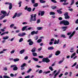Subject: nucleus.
<instances>
[{
	"mask_svg": "<svg viewBox=\"0 0 78 78\" xmlns=\"http://www.w3.org/2000/svg\"><path fill=\"white\" fill-rule=\"evenodd\" d=\"M19 61V59L18 58H16L13 59L14 62H17V61Z\"/></svg>",
	"mask_w": 78,
	"mask_h": 78,
	"instance_id": "obj_24",
	"label": "nucleus"
},
{
	"mask_svg": "<svg viewBox=\"0 0 78 78\" xmlns=\"http://www.w3.org/2000/svg\"><path fill=\"white\" fill-rule=\"evenodd\" d=\"M27 27H28V26H27L23 27L22 28V31H25V29H26Z\"/></svg>",
	"mask_w": 78,
	"mask_h": 78,
	"instance_id": "obj_14",
	"label": "nucleus"
},
{
	"mask_svg": "<svg viewBox=\"0 0 78 78\" xmlns=\"http://www.w3.org/2000/svg\"><path fill=\"white\" fill-rule=\"evenodd\" d=\"M43 72V71H42V70L41 69L39 71L38 73H42Z\"/></svg>",
	"mask_w": 78,
	"mask_h": 78,
	"instance_id": "obj_53",
	"label": "nucleus"
},
{
	"mask_svg": "<svg viewBox=\"0 0 78 78\" xmlns=\"http://www.w3.org/2000/svg\"><path fill=\"white\" fill-rule=\"evenodd\" d=\"M77 63L76 62H75V63L73 64V65L72 66V67H74V66H75L76 65Z\"/></svg>",
	"mask_w": 78,
	"mask_h": 78,
	"instance_id": "obj_49",
	"label": "nucleus"
},
{
	"mask_svg": "<svg viewBox=\"0 0 78 78\" xmlns=\"http://www.w3.org/2000/svg\"><path fill=\"white\" fill-rule=\"evenodd\" d=\"M50 61V59H48V57H47L46 61V62L47 63H48V62H49Z\"/></svg>",
	"mask_w": 78,
	"mask_h": 78,
	"instance_id": "obj_16",
	"label": "nucleus"
},
{
	"mask_svg": "<svg viewBox=\"0 0 78 78\" xmlns=\"http://www.w3.org/2000/svg\"><path fill=\"white\" fill-rule=\"evenodd\" d=\"M57 8V6H51V8H52L53 9H55Z\"/></svg>",
	"mask_w": 78,
	"mask_h": 78,
	"instance_id": "obj_30",
	"label": "nucleus"
},
{
	"mask_svg": "<svg viewBox=\"0 0 78 78\" xmlns=\"http://www.w3.org/2000/svg\"><path fill=\"white\" fill-rule=\"evenodd\" d=\"M49 14L50 15H55V13L53 12H50Z\"/></svg>",
	"mask_w": 78,
	"mask_h": 78,
	"instance_id": "obj_26",
	"label": "nucleus"
},
{
	"mask_svg": "<svg viewBox=\"0 0 78 78\" xmlns=\"http://www.w3.org/2000/svg\"><path fill=\"white\" fill-rule=\"evenodd\" d=\"M58 14H62V12L61 11L59 10H57V11Z\"/></svg>",
	"mask_w": 78,
	"mask_h": 78,
	"instance_id": "obj_18",
	"label": "nucleus"
},
{
	"mask_svg": "<svg viewBox=\"0 0 78 78\" xmlns=\"http://www.w3.org/2000/svg\"><path fill=\"white\" fill-rule=\"evenodd\" d=\"M14 76V75L12 74V73H11L10 74V76L11 77H13V76Z\"/></svg>",
	"mask_w": 78,
	"mask_h": 78,
	"instance_id": "obj_63",
	"label": "nucleus"
},
{
	"mask_svg": "<svg viewBox=\"0 0 78 78\" xmlns=\"http://www.w3.org/2000/svg\"><path fill=\"white\" fill-rule=\"evenodd\" d=\"M33 6H34V7H37V6H38V3H34L33 5Z\"/></svg>",
	"mask_w": 78,
	"mask_h": 78,
	"instance_id": "obj_22",
	"label": "nucleus"
},
{
	"mask_svg": "<svg viewBox=\"0 0 78 78\" xmlns=\"http://www.w3.org/2000/svg\"><path fill=\"white\" fill-rule=\"evenodd\" d=\"M65 18L66 19H70V16H69V15H67V16H65Z\"/></svg>",
	"mask_w": 78,
	"mask_h": 78,
	"instance_id": "obj_34",
	"label": "nucleus"
},
{
	"mask_svg": "<svg viewBox=\"0 0 78 78\" xmlns=\"http://www.w3.org/2000/svg\"><path fill=\"white\" fill-rule=\"evenodd\" d=\"M58 19L59 20H62V18L61 17H60L58 18Z\"/></svg>",
	"mask_w": 78,
	"mask_h": 78,
	"instance_id": "obj_58",
	"label": "nucleus"
},
{
	"mask_svg": "<svg viewBox=\"0 0 78 78\" xmlns=\"http://www.w3.org/2000/svg\"><path fill=\"white\" fill-rule=\"evenodd\" d=\"M1 13L0 14L1 16L2 15V14H3L1 17H0V20H2V19H3L5 17L6 14H7V13H6V12L4 11H2L1 12Z\"/></svg>",
	"mask_w": 78,
	"mask_h": 78,
	"instance_id": "obj_2",
	"label": "nucleus"
},
{
	"mask_svg": "<svg viewBox=\"0 0 78 78\" xmlns=\"http://www.w3.org/2000/svg\"><path fill=\"white\" fill-rule=\"evenodd\" d=\"M27 42H29V45H32L34 44L33 41H32V40L31 39H29L27 41Z\"/></svg>",
	"mask_w": 78,
	"mask_h": 78,
	"instance_id": "obj_4",
	"label": "nucleus"
},
{
	"mask_svg": "<svg viewBox=\"0 0 78 78\" xmlns=\"http://www.w3.org/2000/svg\"><path fill=\"white\" fill-rule=\"evenodd\" d=\"M31 70H32V69H29L27 71V73H30V72H31Z\"/></svg>",
	"mask_w": 78,
	"mask_h": 78,
	"instance_id": "obj_43",
	"label": "nucleus"
},
{
	"mask_svg": "<svg viewBox=\"0 0 78 78\" xmlns=\"http://www.w3.org/2000/svg\"><path fill=\"white\" fill-rule=\"evenodd\" d=\"M17 13L16 12L15 13L14 16H13L12 18L14 19V18H15L16 17V16H17Z\"/></svg>",
	"mask_w": 78,
	"mask_h": 78,
	"instance_id": "obj_29",
	"label": "nucleus"
},
{
	"mask_svg": "<svg viewBox=\"0 0 78 78\" xmlns=\"http://www.w3.org/2000/svg\"><path fill=\"white\" fill-rule=\"evenodd\" d=\"M48 50H53V49H54V48L53 46L49 47L48 48Z\"/></svg>",
	"mask_w": 78,
	"mask_h": 78,
	"instance_id": "obj_13",
	"label": "nucleus"
},
{
	"mask_svg": "<svg viewBox=\"0 0 78 78\" xmlns=\"http://www.w3.org/2000/svg\"><path fill=\"white\" fill-rule=\"evenodd\" d=\"M51 1L52 2L54 3H57V2L55 0H51Z\"/></svg>",
	"mask_w": 78,
	"mask_h": 78,
	"instance_id": "obj_39",
	"label": "nucleus"
},
{
	"mask_svg": "<svg viewBox=\"0 0 78 78\" xmlns=\"http://www.w3.org/2000/svg\"><path fill=\"white\" fill-rule=\"evenodd\" d=\"M37 30H41L43 29V27H38L37 28Z\"/></svg>",
	"mask_w": 78,
	"mask_h": 78,
	"instance_id": "obj_12",
	"label": "nucleus"
},
{
	"mask_svg": "<svg viewBox=\"0 0 78 78\" xmlns=\"http://www.w3.org/2000/svg\"><path fill=\"white\" fill-rule=\"evenodd\" d=\"M33 59L35 61H39V59L37 58H33Z\"/></svg>",
	"mask_w": 78,
	"mask_h": 78,
	"instance_id": "obj_19",
	"label": "nucleus"
},
{
	"mask_svg": "<svg viewBox=\"0 0 78 78\" xmlns=\"http://www.w3.org/2000/svg\"><path fill=\"white\" fill-rule=\"evenodd\" d=\"M30 16L31 17L30 20V22H31L32 21H36V18H34V19H33V15H30Z\"/></svg>",
	"mask_w": 78,
	"mask_h": 78,
	"instance_id": "obj_3",
	"label": "nucleus"
},
{
	"mask_svg": "<svg viewBox=\"0 0 78 78\" xmlns=\"http://www.w3.org/2000/svg\"><path fill=\"white\" fill-rule=\"evenodd\" d=\"M46 59H47V58H43L42 59V62H46Z\"/></svg>",
	"mask_w": 78,
	"mask_h": 78,
	"instance_id": "obj_15",
	"label": "nucleus"
},
{
	"mask_svg": "<svg viewBox=\"0 0 78 78\" xmlns=\"http://www.w3.org/2000/svg\"><path fill=\"white\" fill-rule=\"evenodd\" d=\"M74 3H75V1L74 0H72L71 2V3L70 4V6H72V5L74 4Z\"/></svg>",
	"mask_w": 78,
	"mask_h": 78,
	"instance_id": "obj_36",
	"label": "nucleus"
},
{
	"mask_svg": "<svg viewBox=\"0 0 78 78\" xmlns=\"http://www.w3.org/2000/svg\"><path fill=\"white\" fill-rule=\"evenodd\" d=\"M35 31H33L31 32V35H34V34H35Z\"/></svg>",
	"mask_w": 78,
	"mask_h": 78,
	"instance_id": "obj_41",
	"label": "nucleus"
},
{
	"mask_svg": "<svg viewBox=\"0 0 78 78\" xmlns=\"http://www.w3.org/2000/svg\"><path fill=\"white\" fill-rule=\"evenodd\" d=\"M39 12H41V16H44V14H45V12L44 11L41 12V11H39Z\"/></svg>",
	"mask_w": 78,
	"mask_h": 78,
	"instance_id": "obj_10",
	"label": "nucleus"
},
{
	"mask_svg": "<svg viewBox=\"0 0 78 78\" xmlns=\"http://www.w3.org/2000/svg\"><path fill=\"white\" fill-rule=\"evenodd\" d=\"M33 56H37V53H33Z\"/></svg>",
	"mask_w": 78,
	"mask_h": 78,
	"instance_id": "obj_44",
	"label": "nucleus"
},
{
	"mask_svg": "<svg viewBox=\"0 0 78 78\" xmlns=\"http://www.w3.org/2000/svg\"><path fill=\"white\" fill-rule=\"evenodd\" d=\"M22 1H20L18 3V5H19V7H21V4H22Z\"/></svg>",
	"mask_w": 78,
	"mask_h": 78,
	"instance_id": "obj_37",
	"label": "nucleus"
},
{
	"mask_svg": "<svg viewBox=\"0 0 78 78\" xmlns=\"http://www.w3.org/2000/svg\"><path fill=\"white\" fill-rule=\"evenodd\" d=\"M42 39H39L37 41V42H38V43H40L42 42Z\"/></svg>",
	"mask_w": 78,
	"mask_h": 78,
	"instance_id": "obj_31",
	"label": "nucleus"
},
{
	"mask_svg": "<svg viewBox=\"0 0 78 78\" xmlns=\"http://www.w3.org/2000/svg\"><path fill=\"white\" fill-rule=\"evenodd\" d=\"M60 72V70H59L57 73L54 76L53 78H56V76H57V75H58V74Z\"/></svg>",
	"mask_w": 78,
	"mask_h": 78,
	"instance_id": "obj_6",
	"label": "nucleus"
},
{
	"mask_svg": "<svg viewBox=\"0 0 78 78\" xmlns=\"http://www.w3.org/2000/svg\"><path fill=\"white\" fill-rule=\"evenodd\" d=\"M17 69H18V68L16 66H15L13 69V70L14 71L17 70Z\"/></svg>",
	"mask_w": 78,
	"mask_h": 78,
	"instance_id": "obj_23",
	"label": "nucleus"
},
{
	"mask_svg": "<svg viewBox=\"0 0 78 78\" xmlns=\"http://www.w3.org/2000/svg\"><path fill=\"white\" fill-rule=\"evenodd\" d=\"M26 66V63H24L21 66V67H23Z\"/></svg>",
	"mask_w": 78,
	"mask_h": 78,
	"instance_id": "obj_33",
	"label": "nucleus"
},
{
	"mask_svg": "<svg viewBox=\"0 0 78 78\" xmlns=\"http://www.w3.org/2000/svg\"><path fill=\"white\" fill-rule=\"evenodd\" d=\"M62 75H63V74L62 73H61V74H60L59 76H58V77H62Z\"/></svg>",
	"mask_w": 78,
	"mask_h": 78,
	"instance_id": "obj_59",
	"label": "nucleus"
},
{
	"mask_svg": "<svg viewBox=\"0 0 78 78\" xmlns=\"http://www.w3.org/2000/svg\"><path fill=\"white\" fill-rule=\"evenodd\" d=\"M71 34H72L71 32H69L67 34V35H68V36H70V35Z\"/></svg>",
	"mask_w": 78,
	"mask_h": 78,
	"instance_id": "obj_57",
	"label": "nucleus"
},
{
	"mask_svg": "<svg viewBox=\"0 0 78 78\" xmlns=\"http://www.w3.org/2000/svg\"><path fill=\"white\" fill-rule=\"evenodd\" d=\"M16 66V65H11V66H10V67L11 68H12V67H14Z\"/></svg>",
	"mask_w": 78,
	"mask_h": 78,
	"instance_id": "obj_52",
	"label": "nucleus"
},
{
	"mask_svg": "<svg viewBox=\"0 0 78 78\" xmlns=\"http://www.w3.org/2000/svg\"><path fill=\"white\" fill-rule=\"evenodd\" d=\"M68 4H69L68 3H66V2H64L62 4L63 5H68Z\"/></svg>",
	"mask_w": 78,
	"mask_h": 78,
	"instance_id": "obj_55",
	"label": "nucleus"
},
{
	"mask_svg": "<svg viewBox=\"0 0 78 78\" xmlns=\"http://www.w3.org/2000/svg\"><path fill=\"white\" fill-rule=\"evenodd\" d=\"M49 69H50L51 71H53V68L51 66H49Z\"/></svg>",
	"mask_w": 78,
	"mask_h": 78,
	"instance_id": "obj_42",
	"label": "nucleus"
},
{
	"mask_svg": "<svg viewBox=\"0 0 78 78\" xmlns=\"http://www.w3.org/2000/svg\"><path fill=\"white\" fill-rule=\"evenodd\" d=\"M76 23L77 24H78V19L76 20L75 21Z\"/></svg>",
	"mask_w": 78,
	"mask_h": 78,
	"instance_id": "obj_64",
	"label": "nucleus"
},
{
	"mask_svg": "<svg viewBox=\"0 0 78 78\" xmlns=\"http://www.w3.org/2000/svg\"><path fill=\"white\" fill-rule=\"evenodd\" d=\"M32 52H35L36 51V48L34 47L31 50Z\"/></svg>",
	"mask_w": 78,
	"mask_h": 78,
	"instance_id": "obj_20",
	"label": "nucleus"
},
{
	"mask_svg": "<svg viewBox=\"0 0 78 78\" xmlns=\"http://www.w3.org/2000/svg\"><path fill=\"white\" fill-rule=\"evenodd\" d=\"M35 40H37L38 39V36H36L35 37H34Z\"/></svg>",
	"mask_w": 78,
	"mask_h": 78,
	"instance_id": "obj_60",
	"label": "nucleus"
},
{
	"mask_svg": "<svg viewBox=\"0 0 78 78\" xmlns=\"http://www.w3.org/2000/svg\"><path fill=\"white\" fill-rule=\"evenodd\" d=\"M50 73V71H48L46 72V71L44 72H43L44 74V73H45V74H47V73Z\"/></svg>",
	"mask_w": 78,
	"mask_h": 78,
	"instance_id": "obj_32",
	"label": "nucleus"
},
{
	"mask_svg": "<svg viewBox=\"0 0 78 78\" xmlns=\"http://www.w3.org/2000/svg\"><path fill=\"white\" fill-rule=\"evenodd\" d=\"M64 58H63V60L60 61L58 62V64H61V63H62V62H63V61H64Z\"/></svg>",
	"mask_w": 78,
	"mask_h": 78,
	"instance_id": "obj_38",
	"label": "nucleus"
},
{
	"mask_svg": "<svg viewBox=\"0 0 78 78\" xmlns=\"http://www.w3.org/2000/svg\"><path fill=\"white\" fill-rule=\"evenodd\" d=\"M38 58H44V56L39 55L38 56Z\"/></svg>",
	"mask_w": 78,
	"mask_h": 78,
	"instance_id": "obj_50",
	"label": "nucleus"
},
{
	"mask_svg": "<svg viewBox=\"0 0 78 78\" xmlns=\"http://www.w3.org/2000/svg\"><path fill=\"white\" fill-rule=\"evenodd\" d=\"M67 28V26L63 27H62V29H64L63 30V31H65Z\"/></svg>",
	"mask_w": 78,
	"mask_h": 78,
	"instance_id": "obj_9",
	"label": "nucleus"
},
{
	"mask_svg": "<svg viewBox=\"0 0 78 78\" xmlns=\"http://www.w3.org/2000/svg\"><path fill=\"white\" fill-rule=\"evenodd\" d=\"M40 2L41 3H45V1H43V0H40Z\"/></svg>",
	"mask_w": 78,
	"mask_h": 78,
	"instance_id": "obj_28",
	"label": "nucleus"
},
{
	"mask_svg": "<svg viewBox=\"0 0 78 78\" xmlns=\"http://www.w3.org/2000/svg\"><path fill=\"white\" fill-rule=\"evenodd\" d=\"M23 41V39L22 38H21L19 40V42H21L22 41Z\"/></svg>",
	"mask_w": 78,
	"mask_h": 78,
	"instance_id": "obj_45",
	"label": "nucleus"
},
{
	"mask_svg": "<svg viewBox=\"0 0 78 78\" xmlns=\"http://www.w3.org/2000/svg\"><path fill=\"white\" fill-rule=\"evenodd\" d=\"M60 53H61V52H60L59 51H57L55 52V55L58 56V55H59Z\"/></svg>",
	"mask_w": 78,
	"mask_h": 78,
	"instance_id": "obj_8",
	"label": "nucleus"
},
{
	"mask_svg": "<svg viewBox=\"0 0 78 78\" xmlns=\"http://www.w3.org/2000/svg\"><path fill=\"white\" fill-rule=\"evenodd\" d=\"M22 15V13H20L17 14L16 16L17 17H20L21 15Z\"/></svg>",
	"mask_w": 78,
	"mask_h": 78,
	"instance_id": "obj_21",
	"label": "nucleus"
},
{
	"mask_svg": "<svg viewBox=\"0 0 78 78\" xmlns=\"http://www.w3.org/2000/svg\"><path fill=\"white\" fill-rule=\"evenodd\" d=\"M69 22L67 20H63L60 21V25H62L63 24L65 26H67L69 25Z\"/></svg>",
	"mask_w": 78,
	"mask_h": 78,
	"instance_id": "obj_1",
	"label": "nucleus"
},
{
	"mask_svg": "<svg viewBox=\"0 0 78 78\" xmlns=\"http://www.w3.org/2000/svg\"><path fill=\"white\" fill-rule=\"evenodd\" d=\"M49 7V5H46L43 6V8H47V7Z\"/></svg>",
	"mask_w": 78,
	"mask_h": 78,
	"instance_id": "obj_48",
	"label": "nucleus"
},
{
	"mask_svg": "<svg viewBox=\"0 0 78 78\" xmlns=\"http://www.w3.org/2000/svg\"><path fill=\"white\" fill-rule=\"evenodd\" d=\"M30 76L29 75H28L27 76H25V78H30Z\"/></svg>",
	"mask_w": 78,
	"mask_h": 78,
	"instance_id": "obj_62",
	"label": "nucleus"
},
{
	"mask_svg": "<svg viewBox=\"0 0 78 78\" xmlns=\"http://www.w3.org/2000/svg\"><path fill=\"white\" fill-rule=\"evenodd\" d=\"M24 51H25V50L24 49L21 50L20 51V54H22V53H24Z\"/></svg>",
	"mask_w": 78,
	"mask_h": 78,
	"instance_id": "obj_27",
	"label": "nucleus"
},
{
	"mask_svg": "<svg viewBox=\"0 0 78 78\" xmlns=\"http://www.w3.org/2000/svg\"><path fill=\"white\" fill-rule=\"evenodd\" d=\"M27 11L29 12H31V7H29L27 8Z\"/></svg>",
	"mask_w": 78,
	"mask_h": 78,
	"instance_id": "obj_25",
	"label": "nucleus"
},
{
	"mask_svg": "<svg viewBox=\"0 0 78 78\" xmlns=\"http://www.w3.org/2000/svg\"><path fill=\"white\" fill-rule=\"evenodd\" d=\"M39 33V30H37L36 32L35 31V34H37Z\"/></svg>",
	"mask_w": 78,
	"mask_h": 78,
	"instance_id": "obj_61",
	"label": "nucleus"
},
{
	"mask_svg": "<svg viewBox=\"0 0 78 78\" xmlns=\"http://www.w3.org/2000/svg\"><path fill=\"white\" fill-rule=\"evenodd\" d=\"M59 43V40L58 39V41L57 40H55V41L54 43V44H58Z\"/></svg>",
	"mask_w": 78,
	"mask_h": 78,
	"instance_id": "obj_7",
	"label": "nucleus"
},
{
	"mask_svg": "<svg viewBox=\"0 0 78 78\" xmlns=\"http://www.w3.org/2000/svg\"><path fill=\"white\" fill-rule=\"evenodd\" d=\"M9 38V37H3V39L4 40H6V39H8Z\"/></svg>",
	"mask_w": 78,
	"mask_h": 78,
	"instance_id": "obj_35",
	"label": "nucleus"
},
{
	"mask_svg": "<svg viewBox=\"0 0 78 78\" xmlns=\"http://www.w3.org/2000/svg\"><path fill=\"white\" fill-rule=\"evenodd\" d=\"M31 1L32 4H34L35 3V0H31Z\"/></svg>",
	"mask_w": 78,
	"mask_h": 78,
	"instance_id": "obj_46",
	"label": "nucleus"
},
{
	"mask_svg": "<svg viewBox=\"0 0 78 78\" xmlns=\"http://www.w3.org/2000/svg\"><path fill=\"white\" fill-rule=\"evenodd\" d=\"M26 35V34L25 33H22V36H25Z\"/></svg>",
	"mask_w": 78,
	"mask_h": 78,
	"instance_id": "obj_54",
	"label": "nucleus"
},
{
	"mask_svg": "<svg viewBox=\"0 0 78 78\" xmlns=\"http://www.w3.org/2000/svg\"><path fill=\"white\" fill-rule=\"evenodd\" d=\"M75 31H73L72 34H71L70 35L69 37V39H71V38L72 37L74 34H75Z\"/></svg>",
	"mask_w": 78,
	"mask_h": 78,
	"instance_id": "obj_5",
	"label": "nucleus"
},
{
	"mask_svg": "<svg viewBox=\"0 0 78 78\" xmlns=\"http://www.w3.org/2000/svg\"><path fill=\"white\" fill-rule=\"evenodd\" d=\"M41 22V20L40 19H38L37 20V23H39Z\"/></svg>",
	"mask_w": 78,
	"mask_h": 78,
	"instance_id": "obj_47",
	"label": "nucleus"
},
{
	"mask_svg": "<svg viewBox=\"0 0 78 78\" xmlns=\"http://www.w3.org/2000/svg\"><path fill=\"white\" fill-rule=\"evenodd\" d=\"M76 55V53L74 52L71 56V58H73V57L75 56Z\"/></svg>",
	"mask_w": 78,
	"mask_h": 78,
	"instance_id": "obj_17",
	"label": "nucleus"
},
{
	"mask_svg": "<svg viewBox=\"0 0 78 78\" xmlns=\"http://www.w3.org/2000/svg\"><path fill=\"white\" fill-rule=\"evenodd\" d=\"M64 16H68V13L67 12H66L64 14Z\"/></svg>",
	"mask_w": 78,
	"mask_h": 78,
	"instance_id": "obj_51",
	"label": "nucleus"
},
{
	"mask_svg": "<svg viewBox=\"0 0 78 78\" xmlns=\"http://www.w3.org/2000/svg\"><path fill=\"white\" fill-rule=\"evenodd\" d=\"M61 37H63V38H66V37L65 35L62 34L61 35Z\"/></svg>",
	"mask_w": 78,
	"mask_h": 78,
	"instance_id": "obj_40",
	"label": "nucleus"
},
{
	"mask_svg": "<svg viewBox=\"0 0 78 78\" xmlns=\"http://www.w3.org/2000/svg\"><path fill=\"white\" fill-rule=\"evenodd\" d=\"M14 26V24H12L10 26V28H12Z\"/></svg>",
	"mask_w": 78,
	"mask_h": 78,
	"instance_id": "obj_56",
	"label": "nucleus"
},
{
	"mask_svg": "<svg viewBox=\"0 0 78 78\" xmlns=\"http://www.w3.org/2000/svg\"><path fill=\"white\" fill-rule=\"evenodd\" d=\"M9 9H12V3H10L9 4Z\"/></svg>",
	"mask_w": 78,
	"mask_h": 78,
	"instance_id": "obj_11",
	"label": "nucleus"
}]
</instances>
